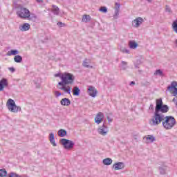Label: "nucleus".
Wrapping results in <instances>:
<instances>
[{
	"label": "nucleus",
	"mask_w": 177,
	"mask_h": 177,
	"mask_svg": "<svg viewBox=\"0 0 177 177\" xmlns=\"http://www.w3.org/2000/svg\"><path fill=\"white\" fill-rule=\"evenodd\" d=\"M6 106L11 113H17L18 111H21V107L17 106L16 102L12 99H8Z\"/></svg>",
	"instance_id": "20e7f679"
},
{
	"label": "nucleus",
	"mask_w": 177,
	"mask_h": 177,
	"mask_svg": "<svg viewBox=\"0 0 177 177\" xmlns=\"http://www.w3.org/2000/svg\"><path fill=\"white\" fill-rule=\"evenodd\" d=\"M147 140H149V142L153 143V142H154V140H156V138H154V136H153L149 135L147 137Z\"/></svg>",
	"instance_id": "473e14b6"
},
{
	"label": "nucleus",
	"mask_w": 177,
	"mask_h": 177,
	"mask_svg": "<svg viewBox=\"0 0 177 177\" xmlns=\"http://www.w3.org/2000/svg\"><path fill=\"white\" fill-rule=\"evenodd\" d=\"M9 84L8 83V79L3 78L0 80V92H2L5 88L8 87Z\"/></svg>",
	"instance_id": "1a4fd4ad"
},
{
	"label": "nucleus",
	"mask_w": 177,
	"mask_h": 177,
	"mask_svg": "<svg viewBox=\"0 0 177 177\" xmlns=\"http://www.w3.org/2000/svg\"><path fill=\"white\" fill-rule=\"evenodd\" d=\"M62 106H70L71 104V101L68 98H62L60 101Z\"/></svg>",
	"instance_id": "f3484780"
},
{
	"label": "nucleus",
	"mask_w": 177,
	"mask_h": 177,
	"mask_svg": "<svg viewBox=\"0 0 177 177\" xmlns=\"http://www.w3.org/2000/svg\"><path fill=\"white\" fill-rule=\"evenodd\" d=\"M88 91L89 96H91V97H96V95H97V90H96L94 86H89Z\"/></svg>",
	"instance_id": "6e6552de"
},
{
	"label": "nucleus",
	"mask_w": 177,
	"mask_h": 177,
	"mask_svg": "<svg viewBox=\"0 0 177 177\" xmlns=\"http://www.w3.org/2000/svg\"><path fill=\"white\" fill-rule=\"evenodd\" d=\"M159 172H160V175H165V174H167V166L160 167Z\"/></svg>",
	"instance_id": "393cba45"
},
{
	"label": "nucleus",
	"mask_w": 177,
	"mask_h": 177,
	"mask_svg": "<svg viewBox=\"0 0 177 177\" xmlns=\"http://www.w3.org/2000/svg\"><path fill=\"white\" fill-rule=\"evenodd\" d=\"M9 177H20L17 174L15 173H10L8 176Z\"/></svg>",
	"instance_id": "e433bc0d"
},
{
	"label": "nucleus",
	"mask_w": 177,
	"mask_h": 177,
	"mask_svg": "<svg viewBox=\"0 0 177 177\" xmlns=\"http://www.w3.org/2000/svg\"><path fill=\"white\" fill-rule=\"evenodd\" d=\"M127 66H128V62L122 61V64H121L122 70H127V68H128Z\"/></svg>",
	"instance_id": "2f4dec72"
},
{
	"label": "nucleus",
	"mask_w": 177,
	"mask_h": 177,
	"mask_svg": "<svg viewBox=\"0 0 177 177\" xmlns=\"http://www.w3.org/2000/svg\"><path fill=\"white\" fill-rule=\"evenodd\" d=\"M162 125L165 129H172L176 125V120L174 116H164Z\"/></svg>",
	"instance_id": "f03ea898"
},
{
	"label": "nucleus",
	"mask_w": 177,
	"mask_h": 177,
	"mask_svg": "<svg viewBox=\"0 0 177 177\" xmlns=\"http://www.w3.org/2000/svg\"><path fill=\"white\" fill-rule=\"evenodd\" d=\"M73 93L74 96H80V94L81 93V90H80V88H78V86H75L73 89Z\"/></svg>",
	"instance_id": "412c9836"
},
{
	"label": "nucleus",
	"mask_w": 177,
	"mask_h": 177,
	"mask_svg": "<svg viewBox=\"0 0 177 177\" xmlns=\"http://www.w3.org/2000/svg\"><path fill=\"white\" fill-rule=\"evenodd\" d=\"M29 14L30 10L24 7H19L17 10V16H18L19 19H23L24 20H27Z\"/></svg>",
	"instance_id": "39448f33"
},
{
	"label": "nucleus",
	"mask_w": 177,
	"mask_h": 177,
	"mask_svg": "<svg viewBox=\"0 0 177 177\" xmlns=\"http://www.w3.org/2000/svg\"><path fill=\"white\" fill-rule=\"evenodd\" d=\"M173 102H176V99L174 98Z\"/></svg>",
	"instance_id": "603ef678"
},
{
	"label": "nucleus",
	"mask_w": 177,
	"mask_h": 177,
	"mask_svg": "<svg viewBox=\"0 0 177 177\" xmlns=\"http://www.w3.org/2000/svg\"><path fill=\"white\" fill-rule=\"evenodd\" d=\"M115 9H118L120 10L121 4H120L119 3H115Z\"/></svg>",
	"instance_id": "4c0bfd02"
},
{
	"label": "nucleus",
	"mask_w": 177,
	"mask_h": 177,
	"mask_svg": "<svg viewBox=\"0 0 177 177\" xmlns=\"http://www.w3.org/2000/svg\"><path fill=\"white\" fill-rule=\"evenodd\" d=\"M149 3H151L153 2V0H146Z\"/></svg>",
	"instance_id": "de8ad7c7"
},
{
	"label": "nucleus",
	"mask_w": 177,
	"mask_h": 177,
	"mask_svg": "<svg viewBox=\"0 0 177 177\" xmlns=\"http://www.w3.org/2000/svg\"><path fill=\"white\" fill-rule=\"evenodd\" d=\"M49 140L54 147H56V146H57V144H56V142L55 141V134L53 133H50L49 134Z\"/></svg>",
	"instance_id": "dca6fc26"
},
{
	"label": "nucleus",
	"mask_w": 177,
	"mask_h": 177,
	"mask_svg": "<svg viewBox=\"0 0 177 177\" xmlns=\"http://www.w3.org/2000/svg\"><path fill=\"white\" fill-rule=\"evenodd\" d=\"M177 82H172L171 86H167L168 91H171V89H174V88H177Z\"/></svg>",
	"instance_id": "c756f323"
},
{
	"label": "nucleus",
	"mask_w": 177,
	"mask_h": 177,
	"mask_svg": "<svg viewBox=\"0 0 177 177\" xmlns=\"http://www.w3.org/2000/svg\"><path fill=\"white\" fill-rule=\"evenodd\" d=\"M74 80H75L74 75L69 73H62L61 76L62 81L58 82L57 88L70 95L71 93V88L68 86H66V85L74 84Z\"/></svg>",
	"instance_id": "f257e3e1"
},
{
	"label": "nucleus",
	"mask_w": 177,
	"mask_h": 177,
	"mask_svg": "<svg viewBox=\"0 0 177 177\" xmlns=\"http://www.w3.org/2000/svg\"><path fill=\"white\" fill-rule=\"evenodd\" d=\"M28 20H30V21H33L35 23L37 21V19H38V17L35 14H31L30 12H29L28 16L26 18Z\"/></svg>",
	"instance_id": "2eb2a0df"
},
{
	"label": "nucleus",
	"mask_w": 177,
	"mask_h": 177,
	"mask_svg": "<svg viewBox=\"0 0 177 177\" xmlns=\"http://www.w3.org/2000/svg\"><path fill=\"white\" fill-rule=\"evenodd\" d=\"M37 2H38L39 3H41V2H42V0H36Z\"/></svg>",
	"instance_id": "8fccbe9b"
},
{
	"label": "nucleus",
	"mask_w": 177,
	"mask_h": 177,
	"mask_svg": "<svg viewBox=\"0 0 177 177\" xmlns=\"http://www.w3.org/2000/svg\"><path fill=\"white\" fill-rule=\"evenodd\" d=\"M59 143L64 146V148L66 150H71V149L74 148V142L67 140L66 138H62L59 140Z\"/></svg>",
	"instance_id": "423d86ee"
},
{
	"label": "nucleus",
	"mask_w": 177,
	"mask_h": 177,
	"mask_svg": "<svg viewBox=\"0 0 177 177\" xmlns=\"http://www.w3.org/2000/svg\"><path fill=\"white\" fill-rule=\"evenodd\" d=\"M104 165H111L113 164V159L110 158H105L102 160Z\"/></svg>",
	"instance_id": "aec40b11"
},
{
	"label": "nucleus",
	"mask_w": 177,
	"mask_h": 177,
	"mask_svg": "<svg viewBox=\"0 0 177 177\" xmlns=\"http://www.w3.org/2000/svg\"><path fill=\"white\" fill-rule=\"evenodd\" d=\"M97 132L100 135H102V136H106V135H107V133L109 132V131L107 130V126L103 124L97 129Z\"/></svg>",
	"instance_id": "0eeeda50"
},
{
	"label": "nucleus",
	"mask_w": 177,
	"mask_h": 177,
	"mask_svg": "<svg viewBox=\"0 0 177 177\" xmlns=\"http://www.w3.org/2000/svg\"><path fill=\"white\" fill-rule=\"evenodd\" d=\"M144 20L142 17H138L137 19H134L133 21V24H134V27H139L142 23H143Z\"/></svg>",
	"instance_id": "ddd939ff"
},
{
	"label": "nucleus",
	"mask_w": 177,
	"mask_h": 177,
	"mask_svg": "<svg viewBox=\"0 0 177 177\" xmlns=\"http://www.w3.org/2000/svg\"><path fill=\"white\" fill-rule=\"evenodd\" d=\"M154 75H159L160 77H165V74L162 72V71H161V69H157L155 73H154Z\"/></svg>",
	"instance_id": "c85d7f7f"
},
{
	"label": "nucleus",
	"mask_w": 177,
	"mask_h": 177,
	"mask_svg": "<svg viewBox=\"0 0 177 177\" xmlns=\"http://www.w3.org/2000/svg\"><path fill=\"white\" fill-rule=\"evenodd\" d=\"M118 15H120V10L118 8L115 9V15H113L114 19H117Z\"/></svg>",
	"instance_id": "72a5a7b5"
},
{
	"label": "nucleus",
	"mask_w": 177,
	"mask_h": 177,
	"mask_svg": "<svg viewBox=\"0 0 177 177\" xmlns=\"http://www.w3.org/2000/svg\"><path fill=\"white\" fill-rule=\"evenodd\" d=\"M52 12L53 15H55L56 16L59 15V12H60V10L59 9V7H57L55 5L52 6Z\"/></svg>",
	"instance_id": "a211bd4d"
},
{
	"label": "nucleus",
	"mask_w": 177,
	"mask_h": 177,
	"mask_svg": "<svg viewBox=\"0 0 177 177\" xmlns=\"http://www.w3.org/2000/svg\"><path fill=\"white\" fill-rule=\"evenodd\" d=\"M90 64H91V62L90 61L88 62V59H85L83 62L84 67H86V68H93V66L89 65Z\"/></svg>",
	"instance_id": "b1692460"
},
{
	"label": "nucleus",
	"mask_w": 177,
	"mask_h": 177,
	"mask_svg": "<svg viewBox=\"0 0 177 177\" xmlns=\"http://www.w3.org/2000/svg\"><path fill=\"white\" fill-rule=\"evenodd\" d=\"M55 77H59V78L62 79V74L61 73H57L55 75Z\"/></svg>",
	"instance_id": "c03bdc74"
},
{
	"label": "nucleus",
	"mask_w": 177,
	"mask_h": 177,
	"mask_svg": "<svg viewBox=\"0 0 177 177\" xmlns=\"http://www.w3.org/2000/svg\"><path fill=\"white\" fill-rule=\"evenodd\" d=\"M125 165H124V162H118L115 163L113 165V167L114 168L115 171H119L120 169H124Z\"/></svg>",
	"instance_id": "f8f14e48"
},
{
	"label": "nucleus",
	"mask_w": 177,
	"mask_h": 177,
	"mask_svg": "<svg viewBox=\"0 0 177 177\" xmlns=\"http://www.w3.org/2000/svg\"><path fill=\"white\" fill-rule=\"evenodd\" d=\"M107 120L109 122H111V121H113V120L110 119V117H107Z\"/></svg>",
	"instance_id": "49530a36"
},
{
	"label": "nucleus",
	"mask_w": 177,
	"mask_h": 177,
	"mask_svg": "<svg viewBox=\"0 0 177 177\" xmlns=\"http://www.w3.org/2000/svg\"><path fill=\"white\" fill-rule=\"evenodd\" d=\"M100 12H102V13H107V8L102 6L100 8Z\"/></svg>",
	"instance_id": "f704fd0d"
},
{
	"label": "nucleus",
	"mask_w": 177,
	"mask_h": 177,
	"mask_svg": "<svg viewBox=\"0 0 177 177\" xmlns=\"http://www.w3.org/2000/svg\"><path fill=\"white\" fill-rule=\"evenodd\" d=\"M155 111L160 113H168L169 111V107L167 106V105L163 104L160 106L158 109H155Z\"/></svg>",
	"instance_id": "9d476101"
},
{
	"label": "nucleus",
	"mask_w": 177,
	"mask_h": 177,
	"mask_svg": "<svg viewBox=\"0 0 177 177\" xmlns=\"http://www.w3.org/2000/svg\"><path fill=\"white\" fill-rule=\"evenodd\" d=\"M129 46L130 49H136L138 48V43L135 41H130L129 42Z\"/></svg>",
	"instance_id": "6ab92c4d"
},
{
	"label": "nucleus",
	"mask_w": 177,
	"mask_h": 177,
	"mask_svg": "<svg viewBox=\"0 0 177 177\" xmlns=\"http://www.w3.org/2000/svg\"><path fill=\"white\" fill-rule=\"evenodd\" d=\"M130 85H135V82H133V81L131 82Z\"/></svg>",
	"instance_id": "09e8293b"
},
{
	"label": "nucleus",
	"mask_w": 177,
	"mask_h": 177,
	"mask_svg": "<svg viewBox=\"0 0 177 177\" xmlns=\"http://www.w3.org/2000/svg\"><path fill=\"white\" fill-rule=\"evenodd\" d=\"M9 70L11 71V73H15V71H16V69H15L13 67L9 68Z\"/></svg>",
	"instance_id": "a19ab883"
},
{
	"label": "nucleus",
	"mask_w": 177,
	"mask_h": 177,
	"mask_svg": "<svg viewBox=\"0 0 177 177\" xmlns=\"http://www.w3.org/2000/svg\"><path fill=\"white\" fill-rule=\"evenodd\" d=\"M31 28V26L28 23H25L19 26V30L21 31H28Z\"/></svg>",
	"instance_id": "4468645a"
},
{
	"label": "nucleus",
	"mask_w": 177,
	"mask_h": 177,
	"mask_svg": "<svg viewBox=\"0 0 177 177\" xmlns=\"http://www.w3.org/2000/svg\"><path fill=\"white\" fill-rule=\"evenodd\" d=\"M164 116L163 114L158 113V112L155 111L153 118L149 120L150 125L151 127H157V125H160L161 122L162 123Z\"/></svg>",
	"instance_id": "7ed1b4c3"
},
{
	"label": "nucleus",
	"mask_w": 177,
	"mask_h": 177,
	"mask_svg": "<svg viewBox=\"0 0 177 177\" xmlns=\"http://www.w3.org/2000/svg\"><path fill=\"white\" fill-rule=\"evenodd\" d=\"M173 96H177V88H174Z\"/></svg>",
	"instance_id": "58836bf2"
},
{
	"label": "nucleus",
	"mask_w": 177,
	"mask_h": 177,
	"mask_svg": "<svg viewBox=\"0 0 177 177\" xmlns=\"http://www.w3.org/2000/svg\"><path fill=\"white\" fill-rule=\"evenodd\" d=\"M8 56H12L15 55H19V50H11L7 53Z\"/></svg>",
	"instance_id": "cd10ccee"
},
{
	"label": "nucleus",
	"mask_w": 177,
	"mask_h": 177,
	"mask_svg": "<svg viewBox=\"0 0 177 177\" xmlns=\"http://www.w3.org/2000/svg\"><path fill=\"white\" fill-rule=\"evenodd\" d=\"M82 21L83 23H88V21H91V15H84L82 16Z\"/></svg>",
	"instance_id": "5701e85b"
},
{
	"label": "nucleus",
	"mask_w": 177,
	"mask_h": 177,
	"mask_svg": "<svg viewBox=\"0 0 177 177\" xmlns=\"http://www.w3.org/2000/svg\"><path fill=\"white\" fill-rule=\"evenodd\" d=\"M135 67H136V68H139V65L136 64V65H135Z\"/></svg>",
	"instance_id": "3c124183"
},
{
	"label": "nucleus",
	"mask_w": 177,
	"mask_h": 177,
	"mask_svg": "<svg viewBox=\"0 0 177 177\" xmlns=\"http://www.w3.org/2000/svg\"><path fill=\"white\" fill-rule=\"evenodd\" d=\"M162 105H164L162 103V99L160 98L158 100H156V106L155 110H157V109L161 107V106Z\"/></svg>",
	"instance_id": "a878e982"
},
{
	"label": "nucleus",
	"mask_w": 177,
	"mask_h": 177,
	"mask_svg": "<svg viewBox=\"0 0 177 177\" xmlns=\"http://www.w3.org/2000/svg\"><path fill=\"white\" fill-rule=\"evenodd\" d=\"M55 97H59V96H62V93L60 91H55Z\"/></svg>",
	"instance_id": "c9c22d12"
},
{
	"label": "nucleus",
	"mask_w": 177,
	"mask_h": 177,
	"mask_svg": "<svg viewBox=\"0 0 177 177\" xmlns=\"http://www.w3.org/2000/svg\"><path fill=\"white\" fill-rule=\"evenodd\" d=\"M8 175V171L5 169H0V177H6Z\"/></svg>",
	"instance_id": "7c9ffc66"
},
{
	"label": "nucleus",
	"mask_w": 177,
	"mask_h": 177,
	"mask_svg": "<svg viewBox=\"0 0 177 177\" xmlns=\"http://www.w3.org/2000/svg\"><path fill=\"white\" fill-rule=\"evenodd\" d=\"M103 118H104V115L103 114V113L99 112L95 118V124H97V125H99V124H100L102 121H103Z\"/></svg>",
	"instance_id": "9b49d317"
},
{
	"label": "nucleus",
	"mask_w": 177,
	"mask_h": 177,
	"mask_svg": "<svg viewBox=\"0 0 177 177\" xmlns=\"http://www.w3.org/2000/svg\"><path fill=\"white\" fill-rule=\"evenodd\" d=\"M58 136L60 138H64V136H67V131L64 129H59L58 131Z\"/></svg>",
	"instance_id": "4be33fe9"
},
{
	"label": "nucleus",
	"mask_w": 177,
	"mask_h": 177,
	"mask_svg": "<svg viewBox=\"0 0 177 177\" xmlns=\"http://www.w3.org/2000/svg\"><path fill=\"white\" fill-rule=\"evenodd\" d=\"M149 110H154V106L153 105V104H151L149 106Z\"/></svg>",
	"instance_id": "37998d69"
},
{
	"label": "nucleus",
	"mask_w": 177,
	"mask_h": 177,
	"mask_svg": "<svg viewBox=\"0 0 177 177\" xmlns=\"http://www.w3.org/2000/svg\"><path fill=\"white\" fill-rule=\"evenodd\" d=\"M123 52H124V53H129V50H128V49H124V50H123Z\"/></svg>",
	"instance_id": "a18cd8bd"
},
{
	"label": "nucleus",
	"mask_w": 177,
	"mask_h": 177,
	"mask_svg": "<svg viewBox=\"0 0 177 177\" xmlns=\"http://www.w3.org/2000/svg\"><path fill=\"white\" fill-rule=\"evenodd\" d=\"M15 63H21L23 62V57L20 55H15L14 57Z\"/></svg>",
	"instance_id": "bb28decb"
},
{
	"label": "nucleus",
	"mask_w": 177,
	"mask_h": 177,
	"mask_svg": "<svg viewBox=\"0 0 177 177\" xmlns=\"http://www.w3.org/2000/svg\"><path fill=\"white\" fill-rule=\"evenodd\" d=\"M166 12H171V8L168 6H166Z\"/></svg>",
	"instance_id": "79ce46f5"
},
{
	"label": "nucleus",
	"mask_w": 177,
	"mask_h": 177,
	"mask_svg": "<svg viewBox=\"0 0 177 177\" xmlns=\"http://www.w3.org/2000/svg\"><path fill=\"white\" fill-rule=\"evenodd\" d=\"M57 26H59V27H63V26H65L64 24H63V22H58L57 23Z\"/></svg>",
	"instance_id": "ea45409f"
}]
</instances>
